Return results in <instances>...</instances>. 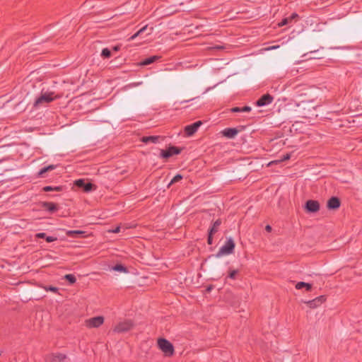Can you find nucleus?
<instances>
[{"mask_svg":"<svg viewBox=\"0 0 362 362\" xmlns=\"http://www.w3.org/2000/svg\"><path fill=\"white\" fill-rule=\"evenodd\" d=\"M298 106L301 109V117L306 119L316 118L318 115L317 113V105L313 101H302Z\"/></svg>","mask_w":362,"mask_h":362,"instance_id":"1","label":"nucleus"},{"mask_svg":"<svg viewBox=\"0 0 362 362\" xmlns=\"http://www.w3.org/2000/svg\"><path fill=\"white\" fill-rule=\"evenodd\" d=\"M235 247V242L232 238H228L226 243L221 246L216 255V257H221L224 255H228L234 252Z\"/></svg>","mask_w":362,"mask_h":362,"instance_id":"2","label":"nucleus"},{"mask_svg":"<svg viewBox=\"0 0 362 362\" xmlns=\"http://www.w3.org/2000/svg\"><path fill=\"white\" fill-rule=\"evenodd\" d=\"M59 97V95H54V92H46L45 94L36 99L34 103V107L38 108L45 106Z\"/></svg>","mask_w":362,"mask_h":362,"instance_id":"3","label":"nucleus"},{"mask_svg":"<svg viewBox=\"0 0 362 362\" xmlns=\"http://www.w3.org/2000/svg\"><path fill=\"white\" fill-rule=\"evenodd\" d=\"M158 346L165 356H171L174 354L173 345L167 339L160 338L158 339Z\"/></svg>","mask_w":362,"mask_h":362,"instance_id":"4","label":"nucleus"},{"mask_svg":"<svg viewBox=\"0 0 362 362\" xmlns=\"http://www.w3.org/2000/svg\"><path fill=\"white\" fill-rule=\"evenodd\" d=\"M104 322V317L97 316L86 320L85 325L88 328H98Z\"/></svg>","mask_w":362,"mask_h":362,"instance_id":"5","label":"nucleus"},{"mask_svg":"<svg viewBox=\"0 0 362 362\" xmlns=\"http://www.w3.org/2000/svg\"><path fill=\"white\" fill-rule=\"evenodd\" d=\"M133 327L131 320H124L119 322L114 328V332L117 333L125 332L130 330Z\"/></svg>","mask_w":362,"mask_h":362,"instance_id":"6","label":"nucleus"},{"mask_svg":"<svg viewBox=\"0 0 362 362\" xmlns=\"http://www.w3.org/2000/svg\"><path fill=\"white\" fill-rule=\"evenodd\" d=\"M181 153V148L176 146H170L166 150H161L160 156L163 158H168L173 155H177Z\"/></svg>","mask_w":362,"mask_h":362,"instance_id":"7","label":"nucleus"},{"mask_svg":"<svg viewBox=\"0 0 362 362\" xmlns=\"http://www.w3.org/2000/svg\"><path fill=\"white\" fill-rule=\"evenodd\" d=\"M66 358V355L61 353L51 354L45 357L47 362H64Z\"/></svg>","mask_w":362,"mask_h":362,"instance_id":"8","label":"nucleus"},{"mask_svg":"<svg viewBox=\"0 0 362 362\" xmlns=\"http://www.w3.org/2000/svg\"><path fill=\"white\" fill-rule=\"evenodd\" d=\"M274 100V98L269 94L263 95L259 99H258L255 104L258 107H262L271 104Z\"/></svg>","mask_w":362,"mask_h":362,"instance_id":"9","label":"nucleus"},{"mask_svg":"<svg viewBox=\"0 0 362 362\" xmlns=\"http://www.w3.org/2000/svg\"><path fill=\"white\" fill-rule=\"evenodd\" d=\"M202 124V121H197L192 124L187 125L185 127V132L186 135L188 136H192Z\"/></svg>","mask_w":362,"mask_h":362,"instance_id":"10","label":"nucleus"},{"mask_svg":"<svg viewBox=\"0 0 362 362\" xmlns=\"http://www.w3.org/2000/svg\"><path fill=\"white\" fill-rule=\"evenodd\" d=\"M305 209L310 213L317 212L320 209V204L315 200H308L305 203Z\"/></svg>","mask_w":362,"mask_h":362,"instance_id":"11","label":"nucleus"},{"mask_svg":"<svg viewBox=\"0 0 362 362\" xmlns=\"http://www.w3.org/2000/svg\"><path fill=\"white\" fill-rule=\"evenodd\" d=\"M76 186L83 188L86 192H90L93 188V185L90 182H86L83 180L79 179L75 181Z\"/></svg>","mask_w":362,"mask_h":362,"instance_id":"12","label":"nucleus"},{"mask_svg":"<svg viewBox=\"0 0 362 362\" xmlns=\"http://www.w3.org/2000/svg\"><path fill=\"white\" fill-rule=\"evenodd\" d=\"M325 300L323 296H319L312 300L305 302L310 308H315L321 305Z\"/></svg>","mask_w":362,"mask_h":362,"instance_id":"13","label":"nucleus"},{"mask_svg":"<svg viewBox=\"0 0 362 362\" xmlns=\"http://www.w3.org/2000/svg\"><path fill=\"white\" fill-rule=\"evenodd\" d=\"M221 133L225 137L233 139L238 134V130L236 128H226Z\"/></svg>","mask_w":362,"mask_h":362,"instance_id":"14","label":"nucleus"},{"mask_svg":"<svg viewBox=\"0 0 362 362\" xmlns=\"http://www.w3.org/2000/svg\"><path fill=\"white\" fill-rule=\"evenodd\" d=\"M340 206V200L336 197H331L327 202V208L329 209H337Z\"/></svg>","mask_w":362,"mask_h":362,"instance_id":"15","label":"nucleus"},{"mask_svg":"<svg viewBox=\"0 0 362 362\" xmlns=\"http://www.w3.org/2000/svg\"><path fill=\"white\" fill-rule=\"evenodd\" d=\"M42 206L43 209L51 213H54L58 210V206L53 202H42Z\"/></svg>","mask_w":362,"mask_h":362,"instance_id":"16","label":"nucleus"},{"mask_svg":"<svg viewBox=\"0 0 362 362\" xmlns=\"http://www.w3.org/2000/svg\"><path fill=\"white\" fill-rule=\"evenodd\" d=\"M160 139L159 136H143L141 138V141L148 144V143H153L156 144L158 142V140Z\"/></svg>","mask_w":362,"mask_h":362,"instance_id":"17","label":"nucleus"},{"mask_svg":"<svg viewBox=\"0 0 362 362\" xmlns=\"http://www.w3.org/2000/svg\"><path fill=\"white\" fill-rule=\"evenodd\" d=\"M251 107L250 106H244L243 107H232L230 111L231 112H249L251 111Z\"/></svg>","mask_w":362,"mask_h":362,"instance_id":"18","label":"nucleus"},{"mask_svg":"<svg viewBox=\"0 0 362 362\" xmlns=\"http://www.w3.org/2000/svg\"><path fill=\"white\" fill-rule=\"evenodd\" d=\"M221 224V220L220 218L217 219L214 222L212 226L209 228V232H210V233L215 234L218 230Z\"/></svg>","mask_w":362,"mask_h":362,"instance_id":"19","label":"nucleus"},{"mask_svg":"<svg viewBox=\"0 0 362 362\" xmlns=\"http://www.w3.org/2000/svg\"><path fill=\"white\" fill-rule=\"evenodd\" d=\"M303 288H305L307 291H310L311 288H312V285L310 284H308V283H305V282H303V281H300V282H298L296 284V289H301Z\"/></svg>","mask_w":362,"mask_h":362,"instance_id":"20","label":"nucleus"},{"mask_svg":"<svg viewBox=\"0 0 362 362\" xmlns=\"http://www.w3.org/2000/svg\"><path fill=\"white\" fill-rule=\"evenodd\" d=\"M84 233L85 232L82 230H67L66 232V235L71 238H77Z\"/></svg>","mask_w":362,"mask_h":362,"instance_id":"21","label":"nucleus"},{"mask_svg":"<svg viewBox=\"0 0 362 362\" xmlns=\"http://www.w3.org/2000/svg\"><path fill=\"white\" fill-rule=\"evenodd\" d=\"M112 270L119 272H123V273H127L128 270L127 267L123 266L122 264H116L112 268Z\"/></svg>","mask_w":362,"mask_h":362,"instance_id":"22","label":"nucleus"},{"mask_svg":"<svg viewBox=\"0 0 362 362\" xmlns=\"http://www.w3.org/2000/svg\"><path fill=\"white\" fill-rule=\"evenodd\" d=\"M158 59L157 56L151 57L140 63L141 66H146L153 63Z\"/></svg>","mask_w":362,"mask_h":362,"instance_id":"23","label":"nucleus"},{"mask_svg":"<svg viewBox=\"0 0 362 362\" xmlns=\"http://www.w3.org/2000/svg\"><path fill=\"white\" fill-rule=\"evenodd\" d=\"M297 17L296 14H292L291 16L284 18L281 23H279V26H283L288 24L292 20Z\"/></svg>","mask_w":362,"mask_h":362,"instance_id":"24","label":"nucleus"},{"mask_svg":"<svg viewBox=\"0 0 362 362\" xmlns=\"http://www.w3.org/2000/svg\"><path fill=\"white\" fill-rule=\"evenodd\" d=\"M62 189V187H52L51 186H45L43 187V191L44 192H49V191H61Z\"/></svg>","mask_w":362,"mask_h":362,"instance_id":"25","label":"nucleus"},{"mask_svg":"<svg viewBox=\"0 0 362 362\" xmlns=\"http://www.w3.org/2000/svg\"><path fill=\"white\" fill-rule=\"evenodd\" d=\"M64 279L71 284H74L76 281V278L74 274H66L64 276Z\"/></svg>","mask_w":362,"mask_h":362,"instance_id":"26","label":"nucleus"},{"mask_svg":"<svg viewBox=\"0 0 362 362\" xmlns=\"http://www.w3.org/2000/svg\"><path fill=\"white\" fill-rule=\"evenodd\" d=\"M101 56L105 58H109L111 56V52L107 48H104L102 50Z\"/></svg>","mask_w":362,"mask_h":362,"instance_id":"27","label":"nucleus"},{"mask_svg":"<svg viewBox=\"0 0 362 362\" xmlns=\"http://www.w3.org/2000/svg\"><path fill=\"white\" fill-rule=\"evenodd\" d=\"M43 288L46 291H52L53 293H57L58 292V288L52 286H44Z\"/></svg>","mask_w":362,"mask_h":362,"instance_id":"28","label":"nucleus"},{"mask_svg":"<svg viewBox=\"0 0 362 362\" xmlns=\"http://www.w3.org/2000/svg\"><path fill=\"white\" fill-rule=\"evenodd\" d=\"M238 274V270H230L228 273V277L232 279H236V275Z\"/></svg>","mask_w":362,"mask_h":362,"instance_id":"29","label":"nucleus"},{"mask_svg":"<svg viewBox=\"0 0 362 362\" xmlns=\"http://www.w3.org/2000/svg\"><path fill=\"white\" fill-rule=\"evenodd\" d=\"M182 178V176L180 174L176 175L170 181V184L175 183L180 180H181Z\"/></svg>","mask_w":362,"mask_h":362,"instance_id":"30","label":"nucleus"},{"mask_svg":"<svg viewBox=\"0 0 362 362\" xmlns=\"http://www.w3.org/2000/svg\"><path fill=\"white\" fill-rule=\"evenodd\" d=\"M213 235L214 233H210V232H209L207 238V243L209 245H212L213 243Z\"/></svg>","mask_w":362,"mask_h":362,"instance_id":"31","label":"nucleus"},{"mask_svg":"<svg viewBox=\"0 0 362 362\" xmlns=\"http://www.w3.org/2000/svg\"><path fill=\"white\" fill-rule=\"evenodd\" d=\"M57 238L56 237H54V236H46V241L47 243H52V242H54L55 240H57Z\"/></svg>","mask_w":362,"mask_h":362,"instance_id":"32","label":"nucleus"},{"mask_svg":"<svg viewBox=\"0 0 362 362\" xmlns=\"http://www.w3.org/2000/svg\"><path fill=\"white\" fill-rule=\"evenodd\" d=\"M46 234L45 233H38L35 235V237L37 238H45L46 239Z\"/></svg>","mask_w":362,"mask_h":362,"instance_id":"33","label":"nucleus"},{"mask_svg":"<svg viewBox=\"0 0 362 362\" xmlns=\"http://www.w3.org/2000/svg\"><path fill=\"white\" fill-rule=\"evenodd\" d=\"M49 170V168H42L40 172H39V175H42L44 173H45L47 171Z\"/></svg>","mask_w":362,"mask_h":362,"instance_id":"34","label":"nucleus"},{"mask_svg":"<svg viewBox=\"0 0 362 362\" xmlns=\"http://www.w3.org/2000/svg\"><path fill=\"white\" fill-rule=\"evenodd\" d=\"M37 75H38V72H33L30 75V77H31V80L34 79V78H37Z\"/></svg>","mask_w":362,"mask_h":362,"instance_id":"35","label":"nucleus"},{"mask_svg":"<svg viewBox=\"0 0 362 362\" xmlns=\"http://www.w3.org/2000/svg\"><path fill=\"white\" fill-rule=\"evenodd\" d=\"M290 158V154L287 153L283 156V158L281 159V161H284L286 160H288Z\"/></svg>","mask_w":362,"mask_h":362,"instance_id":"36","label":"nucleus"},{"mask_svg":"<svg viewBox=\"0 0 362 362\" xmlns=\"http://www.w3.org/2000/svg\"><path fill=\"white\" fill-rule=\"evenodd\" d=\"M147 29V25L146 26H144L143 28H141L139 30H138V33L141 35V33H143Z\"/></svg>","mask_w":362,"mask_h":362,"instance_id":"37","label":"nucleus"},{"mask_svg":"<svg viewBox=\"0 0 362 362\" xmlns=\"http://www.w3.org/2000/svg\"><path fill=\"white\" fill-rule=\"evenodd\" d=\"M140 35V34L138 33V31L134 34L130 38H129V40H134L137 36Z\"/></svg>","mask_w":362,"mask_h":362,"instance_id":"38","label":"nucleus"},{"mask_svg":"<svg viewBox=\"0 0 362 362\" xmlns=\"http://www.w3.org/2000/svg\"><path fill=\"white\" fill-rule=\"evenodd\" d=\"M265 230H266L267 232H271V231H272V227H271L269 225H267V226H266V227H265Z\"/></svg>","mask_w":362,"mask_h":362,"instance_id":"39","label":"nucleus"},{"mask_svg":"<svg viewBox=\"0 0 362 362\" xmlns=\"http://www.w3.org/2000/svg\"><path fill=\"white\" fill-rule=\"evenodd\" d=\"M119 49H120V46L119 45H117V46L113 47V50L115 52H117V51L119 50Z\"/></svg>","mask_w":362,"mask_h":362,"instance_id":"40","label":"nucleus"},{"mask_svg":"<svg viewBox=\"0 0 362 362\" xmlns=\"http://www.w3.org/2000/svg\"><path fill=\"white\" fill-rule=\"evenodd\" d=\"M120 230L119 227H117L115 230H112L113 233H119Z\"/></svg>","mask_w":362,"mask_h":362,"instance_id":"41","label":"nucleus"},{"mask_svg":"<svg viewBox=\"0 0 362 362\" xmlns=\"http://www.w3.org/2000/svg\"><path fill=\"white\" fill-rule=\"evenodd\" d=\"M47 168H49V170L54 169V166L53 165H49Z\"/></svg>","mask_w":362,"mask_h":362,"instance_id":"42","label":"nucleus"},{"mask_svg":"<svg viewBox=\"0 0 362 362\" xmlns=\"http://www.w3.org/2000/svg\"><path fill=\"white\" fill-rule=\"evenodd\" d=\"M194 100L193 98H191V100H189H189ZM186 102H188V100H187Z\"/></svg>","mask_w":362,"mask_h":362,"instance_id":"43","label":"nucleus"}]
</instances>
